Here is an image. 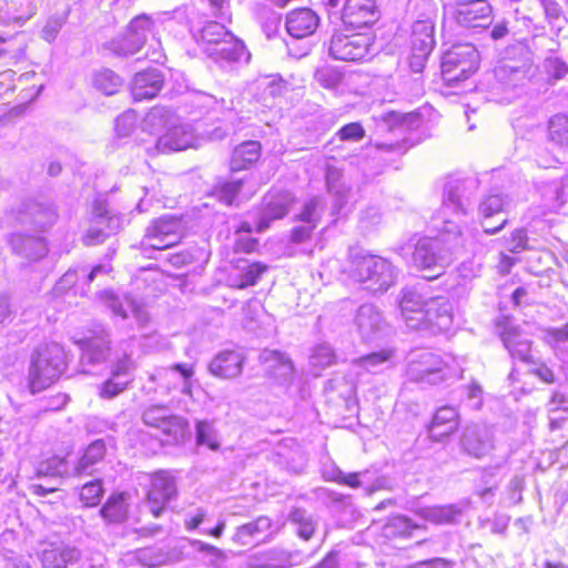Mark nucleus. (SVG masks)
Segmentation results:
<instances>
[{"label":"nucleus","mask_w":568,"mask_h":568,"mask_svg":"<svg viewBox=\"0 0 568 568\" xmlns=\"http://www.w3.org/2000/svg\"><path fill=\"white\" fill-rule=\"evenodd\" d=\"M393 351L383 349L356 358L354 365L367 373L378 374L393 366Z\"/></svg>","instance_id":"obj_37"},{"label":"nucleus","mask_w":568,"mask_h":568,"mask_svg":"<svg viewBox=\"0 0 568 568\" xmlns=\"http://www.w3.org/2000/svg\"><path fill=\"white\" fill-rule=\"evenodd\" d=\"M100 298L114 316L122 320L132 314L138 321H143L144 311L136 302L128 295H116L111 291L101 292Z\"/></svg>","instance_id":"obj_27"},{"label":"nucleus","mask_w":568,"mask_h":568,"mask_svg":"<svg viewBox=\"0 0 568 568\" xmlns=\"http://www.w3.org/2000/svg\"><path fill=\"white\" fill-rule=\"evenodd\" d=\"M453 303L447 297H429L418 331H428L432 334L448 331L453 324Z\"/></svg>","instance_id":"obj_12"},{"label":"nucleus","mask_w":568,"mask_h":568,"mask_svg":"<svg viewBox=\"0 0 568 568\" xmlns=\"http://www.w3.org/2000/svg\"><path fill=\"white\" fill-rule=\"evenodd\" d=\"M270 528V518L261 516L252 523L240 526L233 536V540L242 546H246L260 539Z\"/></svg>","instance_id":"obj_36"},{"label":"nucleus","mask_w":568,"mask_h":568,"mask_svg":"<svg viewBox=\"0 0 568 568\" xmlns=\"http://www.w3.org/2000/svg\"><path fill=\"white\" fill-rule=\"evenodd\" d=\"M507 205L508 202L500 194L488 195L481 201L479 205V212L485 219L483 222V227L486 234H496L505 226L507 223V219L505 217L500 220L497 226H490L487 220L504 212Z\"/></svg>","instance_id":"obj_32"},{"label":"nucleus","mask_w":568,"mask_h":568,"mask_svg":"<svg viewBox=\"0 0 568 568\" xmlns=\"http://www.w3.org/2000/svg\"><path fill=\"white\" fill-rule=\"evenodd\" d=\"M331 479L352 488H363L368 495L382 490H390L393 485L390 478L377 475L376 471L372 470L344 474L339 469H334Z\"/></svg>","instance_id":"obj_15"},{"label":"nucleus","mask_w":568,"mask_h":568,"mask_svg":"<svg viewBox=\"0 0 568 568\" xmlns=\"http://www.w3.org/2000/svg\"><path fill=\"white\" fill-rule=\"evenodd\" d=\"M458 510L453 506L432 508L427 511V518L437 524H446L455 520Z\"/></svg>","instance_id":"obj_60"},{"label":"nucleus","mask_w":568,"mask_h":568,"mask_svg":"<svg viewBox=\"0 0 568 568\" xmlns=\"http://www.w3.org/2000/svg\"><path fill=\"white\" fill-rule=\"evenodd\" d=\"M196 443L206 445L212 450H217L220 444L215 439V433L211 423L200 420L196 423Z\"/></svg>","instance_id":"obj_54"},{"label":"nucleus","mask_w":568,"mask_h":568,"mask_svg":"<svg viewBox=\"0 0 568 568\" xmlns=\"http://www.w3.org/2000/svg\"><path fill=\"white\" fill-rule=\"evenodd\" d=\"M466 183L463 181L447 182L444 189L440 215L443 226L436 236H425L417 241L412 254L414 267L424 272V276L434 280L440 276L446 267L471 243L467 241L459 224L446 219L448 212L466 214L470 205L465 196Z\"/></svg>","instance_id":"obj_1"},{"label":"nucleus","mask_w":568,"mask_h":568,"mask_svg":"<svg viewBox=\"0 0 568 568\" xmlns=\"http://www.w3.org/2000/svg\"><path fill=\"white\" fill-rule=\"evenodd\" d=\"M549 139L557 143H568V118L564 114L554 115L548 123Z\"/></svg>","instance_id":"obj_49"},{"label":"nucleus","mask_w":568,"mask_h":568,"mask_svg":"<svg viewBox=\"0 0 568 568\" xmlns=\"http://www.w3.org/2000/svg\"><path fill=\"white\" fill-rule=\"evenodd\" d=\"M381 128L388 131H406L418 124L419 118L414 113L388 112L382 115Z\"/></svg>","instance_id":"obj_43"},{"label":"nucleus","mask_w":568,"mask_h":568,"mask_svg":"<svg viewBox=\"0 0 568 568\" xmlns=\"http://www.w3.org/2000/svg\"><path fill=\"white\" fill-rule=\"evenodd\" d=\"M503 342L514 359L531 363V342L515 332H506Z\"/></svg>","instance_id":"obj_40"},{"label":"nucleus","mask_w":568,"mask_h":568,"mask_svg":"<svg viewBox=\"0 0 568 568\" xmlns=\"http://www.w3.org/2000/svg\"><path fill=\"white\" fill-rule=\"evenodd\" d=\"M294 197L288 191L267 193L263 199L262 209L257 219L256 231H266L275 220L283 219L292 205Z\"/></svg>","instance_id":"obj_17"},{"label":"nucleus","mask_w":568,"mask_h":568,"mask_svg":"<svg viewBox=\"0 0 568 568\" xmlns=\"http://www.w3.org/2000/svg\"><path fill=\"white\" fill-rule=\"evenodd\" d=\"M168 413V407L162 405H154L144 410L142 419L145 425L158 428Z\"/></svg>","instance_id":"obj_61"},{"label":"nucleus","mask_w":568,"mask_h":568,"mask_svg":"<svg viewBox=\"0 0 568 568\" xmlns=\"http://www.w3.org/2000/svg\"><path fill=\"white\" fill-rule=\"evenodd\" d=\"M200 253H201L200 250L181 251V252L172 254L170 256L169 261L175 267H183L186 265H191L195 261H197Z\"/></svg>","instance_id":"obj_64"},{"label":"nucleus","mask_w":568,"mask_h":568,"mask_svg":"<svg viewBox=\"0 0 568 568\" xmlns=\"http://www.w3.org/2000/svg\"><path fill=\"white\" fill-rule=\"evenodd\" d=\"M143 479L149 486L145 497H174L178 493L175 478L166 470H159Z\"/></svg>","instance_id":"obj_31"},{"label":"nucleus","mask_w":568,"mask_h":568,"mask_svg":"<svg viewBox=\"0 0 568 568\" xmlns=\"http://www.w3.org/2000/svg\"><path fill=\"white\" fill-rule=\"evenodd\" d=\"M162 87L163 77L159 70L138 72L132 81V97L135 101L149 100L156 97Z\"/></svg>","instance_id":"obj_23"},{"label":"nucleus","mask_w":568,"mask_h":568,"mask_svg":"<svg viewBox=\"0 0 568 568\" xmlns=\"http://www.w3.org/2000/svg\"><path fill=\"white\" fill-rule=\"evenodd\" d=\"M181 221L173 216H162L146 229L142 246L165 250L180 242Z\"/></svg>","instance_id":"obj_11"},{"label":"nucleus","mask_w":568,"mask_h":568,"mask_svg":"<svg viewBox=\"0 0 568 568\" xmlns=\"http://www.w3.org/2000/svg\"><path fill=\"white\" fill-rule=\"evenodd\" d=\"M458 413L453 406H443L436 410L430 424L428 435L435 442H440L457 429Z\"/></svg>","instance_id":"obj_26"},{"label":"nucleus","mask_w":568,"mask_h":568,"mask_svg":"<svg viewBox=\"0 0 568 568\" xmlns=\"http://www.w3.org/2000/svg\"><path fill=\"white\" fill-rule=\"evenodd\" d=\"M100 513L109 521H121L126 514L124 499H108Z\"/></svg>","instance_id":"obj_55"},{"label":"nucleus","mask_w":568,"mask_h":568,"mask_svg":"<svg viewBox=\"0 0 568 568\" xmlns=\"http://www.w3.org/2000/svg\"><path fill=\"white\" fill-rule=\"evenodd\" d=\"M152 21L146 14H141L131 20L123 38L111 42L112 51L118 55H132L145 43L148 34L152 32Z\"/></svg>","instance_id":"obj_13"},{"label":"nucleus","mask_w":568,"mask_h":568,"mask_svg":"<svg viewBox=\"0 0 568 568\" xmlns=\"http://www.w3.org/2000/svg\"><path fill=\"white\" fill-rule=\"evenodd\" d=\"M378 17L376 0H346L342 12L344 24L353 28L373 24Z\"/></svg>","instance_id":"obj_20"},{"label":"nucleus","mask_w":568,"mask_h":568,"mask_svg":"<svg viewBox=\"0 0 568 568\" xmlns=\"http://www.w3.org/2000/svg\"><path fill=\"white\" fill-rule=\"evenodd\" d=\"M204 50L212 60L221 65H224V63L239 62L246 53L244 43L237 40L233 34L217 47H206Z\"/></svg>","instance_id":"obj_28"},{"label":"nucleus","mask_w":568,"mask_h":568,"mask_svg":"<svg viewBox=\"0 0 568 568\" xmlns=\"http://www.w3.org/2000/svg\"><path fill=\"white\" fill-rule=\"evenodd\" d=\"M495 433L484 423L467 424L460 432L459 448L463 454L475 459H483L496 448Z\"/></svg>","instance_id":"obj_6"},{"label":"nucleus","mask_w":568,"mask_h":568,"mask_svg":"<svg viewBox=\"0 0 568 568\" xmlns=\"http://www.w3.org/2000/svg\"><path fill=\"white\" fill-rule=\"evenodd\" d=\"M243 186V179L225 181L214 187L215 196L223 203L232 205Z\"/></svg>","instance_id":"obj_51"},{"label":"nucleus","mask_w":568,"mask_h":568,"mask_svg":"<svg viewBox=\"0 0 568 568\" xmlns=\"http://www.w3.org/2000/svg\"><path fill=\"white\" fill-rule=\"evenodd\" d=\"M144 126L154 132L162 128L166 129V132L155 143V149L160 153L197 148L202 140L195 134L191 124L178 123L174 114L161 106L151 109L144 119Z\"/></svg>","instance_id":"obj_2"},{"label":"nucleus","mask_w":568,"mask_h":568,"mask_svg":"<svg viewBox=\"0 0 568 568\" xmlns=\"http://www.w3.org/2000/svg\"><path fill=\"white\" fill-rule=\"evenodd\" d=\"M12 250L29 260L37 261L47 254V244L42 237L13 234L10 240Z\"/></svg>","instance_id":"obj_30"},{"label":"nucleus","mask_w":568,"mask_h":568,"mask_svg":"<svg viewBox=\"0 0 568 568\" xmlns=\"http://www.w3.org/2000/svg\"><path fill=\"white\" fill-rule=\"evenodd\" d=\"M158 428L161 429L163 434L172 437L174 440H179L184 436L186 422L184 418L173 415L169 412Z\"/></svg>","instance_id":"obj_48"},{"label":"nucleus","mask_w":568,"mask_h":568,"mask_svg":"<svg viewBox=\"0 0 568 568\" xmlns=\"http://www.w3.org/2000/svg\"><path fill=\"white\" fill-rule=\"evenodd\" d=\"M138 115L134 111L123 112L115 119V132L119 136H128L136 126Z\"/></svg>","instance_id":"obj_56"},{"label":"nucleus","mask_w":568,"mask_h":568,"mask_svg":"<svg viewBox=\"0 0 568 568\" xmlns=\"http://www.w3.org/2000/svg\"><path fill=\"white\" fill-rule=\"evenodd\" d=\"M248 568H290L291 557L281 549L255 552L247 558Z\"/></svg>","instance_id":"obj_34"},{"label":"nucleus","mask_w":568,"mask_h":568,"mask_svg":"<svg viewBox=\"0 0 568 568\" xmlns=\"http://www.w3.org/2000/svg\"><path fill=\"white\" fill-rule=\"evenodd\" d=\"M449 14L463 28H487L491 22V7L487 0H464L450 6Z\"/></svg>","instance_id":"obj_10"},{"label":"nucleus","mask_w":568,"mask_h":568,"mask_svg":"<svg viewBox=\"0 0 568 568\" xmlns=\"http://www.w3.org/2000/svg\"><path fill=\"white\" fill-rule=\"evenodd\" d=\"M531 364L532 366L529 369V372L530 374L536 376L540 382L545 384L559 383L554 369L548 364L544 362H531Z\"/></svg>","instance_id":"obj_58"},{"label":"nucleus","mask_w":568,"mask_h":568,"mask_svg":"<svg viewBox=\"0 0 568 568\" xmlns=\"http://www.w3.org/2000/svg\"><path fill=\"white\" fill-rule=\"evenodd\" d=\"M547 74L555 81L564 79L568 74V65L559 58H548L545 61Z\"/></svg>","instance_id":"obj_59"},{"label":"nucleus","mask_w":568,"mask_h":568,"mask_svg":"<svg viewBox=\"0 0 568 568\" xmlns=\"http://www.w3.org/2000/svg\"><path fill=\"white\" fill-rule=\"evenodd\" d=\"M105 443L103 439L92 442L85 449L83 456L79 460L75 473L81 474L87 471L91 466L100 462L105 455Z\"/></svg>","instance_id":"obj_44"},{"label":"nucleus","mask_w":568,"mask_h":568,"mask_svg":"<svg viewBox=\"0 0 568 568\" xmlns=\"http://www.w3.org/2000/svg\"><path fill=\"white\" fill-rule=\"evenodd\" d=\"M337 362V355L334 348L328 343H320L313 347L310 355V365L314 371L315 375L327 367L335 365Z\"/></svg>","instance_id":"obj_42"},{"label":"nucleus","mask_w":568,"mask_h":568,"mask_svg":"<svg viewBox=\"0 0 568 568\" xmlns=\"http://www.w3.org/2000/svg\"><path fill=\"white\" fill-rule=\"evenodd\" d=\"M494 73L500 83L517 87L534 75L535 68L526 52L518 59H504L495 67Z\"/></svg>","instance_id":"obj_16"},{"label":"nucleus","mask_w":568,"mask_h":568,"mask_svg":"<svg viewBox=\"0 0 568 568\" xmlns=\"http://www.w3.org/2000/svg\"><path fill=\"white\" fill-rule=\"evenodd\" d=\"M262 358L268 363L267 371L278 383H290L294 376V365L291 358L277 351H264Z\"/></svg>","instance_id":"obj_29"},{"label":"nucleus","mask_w":568,"mask_h":568,"mask_svg":"<svg viewBox=\"0 0 568 568\" xmlns=\"http://www.w3.org/2000/svg\"><path fill=\"white\" fill-rule=\"evenodd\" d=\"M192 545L196 547L199 551L204 552L209 557L211 565L219 566L225 560V554L214 546L200 540H193Z\"/></svg>","instance_id":"obj_62"},{"label":"nucleus","mask_w":568,"mask_h":568,"mask_svg":"<svg viewBox=\"0 0 568 568\" xmlns=\"http://www.w3.org/2000/svg\"><path fill=\"white\" fill-rule=\"evenodd\" d=\"M427 303L428 298L416 287H405L402 290L398 304L402 318L408 328H420V318Z\"/></svg>","instance_id":"obj_19"},{"label":"nucleus","mask_w":568,"mask_h":568,"mask_svg":"<svg viewBox=\"0 0 568 568\" xmlns=\"http://www.w3.org/2000/svg\"><path fill=\"white\" fill-rule=\"evenodd\" d=\"M435 23L430 18L416 20L412 26L409 65L414 72H422L434 49Z\"/></svg>","instance_id":"obj_9"},{"label":"nucleus","mask_w":568,"mask_h":568,"mask_svg":"<svg viewBox=\"0 0 568 568\" xmlns=\"http://www.w3.org/2000/svg\"><path fill=\"white\" fill-rule=\"evenodd\" d=\"M355 325L364 342H373L382 338L387 329V324L381 311L373 304H363L355 316Z\"/></svg>","instance_id":"obj_18"},{"label":"nucleus","mask_w":568,"mask_h":568,"mask_svg":"<svg viewBox=\"0 0 568 568\" xmlns=\"http://www.w3.org/2000/svg\"><path fill=\"white\" fill-rule=\"evenodd\" d=\"M68 471V463L64 458L53 456L39 464L37 474L39 477L57 478Z\"/></svg>","instance_id":"obj_50"},{"label":"nucleus","mask_w":568,"mask_h":568,"mask_svg":"<svg viewBox=\"0 0 568 568\" xmlns=\"http://www.w3.org/2000/svg\"><path fill=\"white\" fill-rule=\"evenodd\" d=\"M235 270L237 273L231 277L232 285L236 288H245L255 285L260 276L267 270V266L261 262L240 260Z\"/></svg>","instance_id":"obj_33"},{"label":"nucleus","mask_w":568,"mask_h":568,"mask_svg":"<svg viewBox=\"0 0 568 568\" xmlns=\"http://www.w3.org/2000/svg\"><path fill=\"white\" fill-rule=\"evenodd\" d=\"M287 519L295 526L301 538L304 540L311 539L317 526V520L311 513L304 508H293Z\"/></svg>","instance_id":"obj_41"},{"label":"nucleus","mask_w":568,"mask_h":568,"mask_svg":"<svg viewBox=\"0 0 568 568\" xmlns=\"http://www.w3.org/2000/svg\"><path fill=\"white\" fill-rule=\"evenodd\" d=\"M244 361L242 352L222 351L210 362L209 369L220 378H235L241 375Z\"/></svg>","instance_id":"obj_22"},{"label":"nucleus","mask_w":568,"mask_h":568,"mask_svg":"<svg viewBox=\"0 0 568 568\" xmlns=\"http://www.w3.org/2000/svg\"><path fill=\"white\" fill-rule=\"evenodd\" d=\"M231 36L232 33L229 32L223 24L216 21L205 23L200 30L201 40L210 48L217 47Z\"/></svg>","instance_id":"obj_46"},{"label":"nucleus","mask_w":568,"mask_h":568,"mask_svg":"<svg viewBox=\"0 0 568 568\" xmlns=\"http://www.w3.org/2000/svg\"><path fill=\"white\" fill-rule=\"evenodd\" d=\"M93 84L102 93L112 95L122 87V79L112 70L105 69L94 74Z\"/></svg>","instance_id":"obj_45"},{"label":"nucleus","mask_w":568,"mask_h":568,"mask_svg":"<svg viewBox=\"0 0 568 568\" xmlns=\"http://www.w3.org/2000/svg\"><path fill=\"white\" fill-rule=\"evenodd\" d=\"M80 557V551L72 546L63 542H51L42 549L41 561L47 568H67L68 565L75 562Z\"/></svg>","instance_id":"obj_25"},{"label":"nucleus","mask_w":568,"mask_h":568,"mask_svg":"<svg viewBox=\"0 0 568 568\" xmlns=\"http://www.w3.org/2000/svg\"><path fill=\"white\" fill-rule=\"evenodd\" d=\"M121 229V219L108 209L105 201L97 200L93 203L91 226L84 237L88 245L103 242L108 236Z\"/></svg>","instance_id":"obj_14"},{"label":"nucleus","mask_w":568,"mask_h":568,"mask_svg":"<svg viewBox=\"0 0 568 568\" xmlns=\"http://www.w3.org/2000/svg\"><path fill=\"white\" fill-rule=\"evenodd\" d=\"M479 65V53L471 43H456L442 58V74L449 83L468 79Z\"/></svg>","instance_id":"obj_5"},{"label":"nucleus","mask_w":568,"mask_h":568,"mask_svg":"<svg viewBox=\"0 0 568 568\" xmlns=\"http://www.w3.org/2000/svg\"><path fill=\"white\" fill-rule=\"evenodd\" d=\"M261 156V144L257 141H246L233 151L231 159L232 171H241L247 169L255 163Z\"/></svg>","instance_id":"obj_35"},{"label":"nucleus","mask_w":568,"mask_h":568,"mask_svg":"<svg viewBox=\"0 0 568 568\" xmlns=\"http://www.w3.org/2000/svg\"><path fill=\"white\" fill-rule=\"evenodd\" d=\"M22 223L30 224L39 231L45 230L52 225L55 220V214L52 209L43 206L38 203H32L28 210L20 217Z\"/></svg>","instance_id":"obj_38"},{"label":"nucleus","mask_w":568,"mask_h":568,"mask_svg":"<svg viewBox=\"0 0 568 568\" xmlns=\"http://www.w3.org/2000/svg\"><path fill=\"white\" fill-rule=\"evenodd\" d=\"M143 567L155 568L169 562V555L159 549L143 548L134 550Z\"/></svg>","instance_id":"obj_52"},{"label":"nucleus","mask_w":568,"mask_h":568,"mask_svg":"<svg viewBox=\"0 0 568 568\" xmlns=\"http://www.w3.org/2000/svg\"><path fill=\"white\" fill-rule=\"evenodd\" d=\"M326 186L328 192L335 196L334 213H342L347 202L348 190L342 183V172L334 166L326 169Z\"/></svg>","instance_id":"obj_39"},{"label":"nucleus","mask_w":568,"mask_h":568,"mask_svg":"<svg viewBox=\"0 0 568 568\" xmlns=\"http://www.w3.org/2000/svg\"><path fill=\"white\" fill-rule=\"evenodd\" d=\"M131 379H118L110 377L103 382L99 387V396L103 399H112L124 392L130 385Z\"/></svg>","instance_id":"obj_53"},{"label":"nucleus","mask_w":568,"mask_h":568,"mask_svg":"<svg viewBox=\"0 0 568 568\" xmlns=\"http://www.w3.org/2000/svg\"><path fill=\"white\" fill-rule=\"evenodd\" d=\"M373 39L367 33L335 32L329 41V55L336 60L357 61L372 54Z\"/></svg>","instance_id":"obj_7"},{"label":"nucleus","mask_w":568,"mask_h":568,"mask_svg":"<svg viewBox=\"0 0 568 568\" xmlns=\"http://www.w3.org/2000/svg\"><path fill=\"white\" fill-rule=\"evenodd\" d=\"M352 276L365 290L373 293H384L395 283L393 264L376 255H359L353 261Z\"/></svg>","instance_id":"obj_4"},{"label":"nucleus","mask_w":568,"mask_h":568,"mask_svg":"<svg viewBox=\"0 0 568 568\" xmlns=\"http://www.w3.org/2000/svg\"><path fill=\"white\" fill-rule=\"evenodd\" d=\"M323 211V200L320 196H313L304 203L301 212L296 215V220L317 226Z\"/></svg>","instance_id":"obj_47"},{"label":"nucleus","mask_w":568,"mask_h":568,"mask_svg":"<svg viewBox=\"0 0 568 568\" xmlns=\"http://www.w3.org/2000/svg\"><path fill=\"white\" fill-rule=\"evenodd\" d=\"M81 346V365L83 373H89L90 368L104 363L110 355L109 334L103 329L97 336H92L79 342Z\"/></svg>","instance_id":"obj_21"},{"label":"nucleus","mask_w":568,"mask_h":568,"mask_svg":"<svg viewBox=\"0 0 568 568\" xmlns=\"http://www.w3.org/2000/svg\"><path fill=\"white\" fill-rule=\"evenodd\" d=\"M318 16L308 8L291 11L286 17V30L294 38H305L315 32L318 27Z\"/></svg>","instance_id":"obj_24"},{"label":"nucleus","mask_w":568,"mask_h":568,"mask_svg":"<svg viewBox=\"0 0 568 568\" xmlns=\"http://www.w3.org/2000/svg\"><path fill=\"white\" fill-rule=\"evenodd\" d=\"M67 368V355L58 343L39 346L31 355L28 381L31 393H40L54 384Z\"/></svg>","instance_id":"obj_3"},{"label":"nucleus","mask_w":568,"mask_h":568,"mask_svg":"<svg viewBox=\"0 0 568 568\" xmlns=\"http://www.w3.org/2000/svg\"><path fill=\"white\" fill-rule=\"evenodd\" d=\"M337 135L342 141H359L364 138L365 130L358 122H352L341 128Z\"/></svg>","instance_id":"obj_63"},{"label":"nucleus","mask_w":568,"mask_h":568,"mask_svg":"<svg viewBox=\"0 0 568 568\" xmlns=\"http://www.w3.org/2000/svg\"><path fill=\"white\" fill-rule=\"evenodd\" d=\"M444 368L445 363L439 355L423 351L410 355L406 375L412 382L436 385L445 379Z\"/></svg>","instance_id":"obj_8"},{"label":"nucleus","mask_w":568,"mask_h":568,"mask_svg":"<svg viewBox=\"0 0 568 568\" xmlns=\"http://www.w3.org/2000/svg\"><path fill=\"white\" fill-rule=\"evenodd\" d=\"M542 339L550 346L568 342V323L561 327L541 328Z\"/></svg>","instance_id":"obj_57"}]
</instances>
